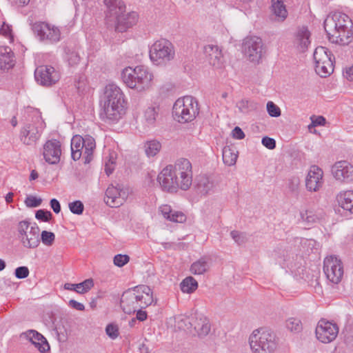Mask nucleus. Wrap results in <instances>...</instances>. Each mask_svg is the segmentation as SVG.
Here are the masks:
<instances>
[{"label":"nucleus","instance_id":"obj_1","mask_svg":"<svg viewBox=\"0 0 353 353\" xmlns=\"http://www.w3.org/2000/svg\"><path fill=\"white\" fill-rule=\"evenodd\" d=\"M352 23L350 17L342 12L328 15L324 21V29L329 40L340 45H347L353 34Z\"/></svg>","mask_w":353,"mask_h":353},{"label":"nucleus","instance_id":"obj_2","mask_svg":"<svg viewBox=\"0 0 353 353\" xmlns=\"http://www.w3.org/2000/svg\"><path fill=\"white\" fill-rule=\"evenodd\" d=\"M100 117L104 121H119L125 113L124 94L120 88L109 83L105 88L104 99Z\"/></svg>","mask_w":353,"mask_h":353},{"label":"nucleus","instance_id":"obj_3","mask_svg":"<svg viewBox=\"0 0 353 353\" xmlns=\"http://www.w3.org/2000/svg\"><path fill=\"white\" fill-rule=\"evenodd\" d=\"M152 74L142 65L134 68H125L121 73L123 83L130 88L141 92L148 88L152 79Z\"/></svg>","mask_w":353,"mask_h":353},{"label":"nucleus","instance_id":"obj_4","mask_svg":"<svg viewBox=\"0 0 353 353\" xmlns=\"http://www.w3.org/2000/svg\"><path fill=\"white\" fill-rule=\"evenodd\" d=\"M249 343L255 353H272L278 345L275 333L266 329L254 330L250 336Z\"/></svg>","mask_w":353,"mask_h":353},{"label":"nucleus","instance_id":"obj_5","mask_svg":"<svg viewBox=\"0 0 353 353\" xmlns=\"http://www.w3.org/2000/svg\"><path fill=\"white\" fill-rule=\"evenodd\" d=\"M199 114L198 102L192 96H185L178 99L172 108V115L179 123L192 121Z\"/></svg>","mask_w":353,"mask_h":353},{"label":"nucleus","instance_id":"obj_6","mask_svg":"<svg viewBox=\"0 0 353 353\" xmlns=\"http://www.w3.org/2000/svg\"><path fill=\"white\" fill-rule=\"evenodd\" d=\"M32 114V120L26 123L20 131L19 139L26 145H32L37 143L45 125L38 110H33Z\"/></svg>","mask_w":353,"mask_h":353},{"label":"nucleus","instance_id":"obj_7","mask_svg":"<svg viewBox=\"0 0 353 353\" xmlns=\"http://www.w3.org/2000/svg\"><path fill=\"white\" fill-rule=\"evenodd\" d=\"M17 232L18 237L23 247L34 249L39 245L40 229L37 223L31 225L28 221H21L17 225Z\"/></svg>","mask_w":353,"mask_h":353},{"label":"nucleus","instance_id":"obj_8","mask_svg":"<svg viewBox=\"0 0 353 353\" xmlns=\"http://www.w3.org/2000/svg\"><path fill=\"white\" fill-rule=\"evenodd\" d=\"M174 57L173 45L167 39L157 41L150 50V58L156 65H161L170 61Z\"/></svg>","mask_w":353,"mask_h":353},{"label":"nucleus","instance_id":"obj_9","mask_svg":"<svg viewBox=\"0 0 353 353\" xmlns=\"http://www.w3.org/2000/svg\"><path fill=\"white\" fill-rule=\"evenodd\" d=\"M32 30L41 41L56 43L61 39L59 29L45 22L34 23L32 26Z\"/></svg>","mask_w":353,"mask_h":353},{"label":"nucleus","instance_id":"obj_10","mask_svg":"<svg viewBox=\"0 0 353 353\" xmlns=\"http://www.w3.org/2000/svg\"><path fill=\"white\" fill-rule=\"evenodd\" d=\"M245 55L252 62L259 63L263 54V43L258 37H246L243 42Z\"/></svg>","mask_w":353,"mask_h":353},{"label":"nucleus","instance_id":"obj_11","mask_svg":"<svg viewBox=\"0 0 353 353\" xmlns=\"http://www.w3.org/2000/svg\"><path fill=\"white\" fill-rule=\"evenodd\" d=\"M315 333L318 340L323 343H328L336 338L339 327L336 323L321 319L318 322Z\"/></svg>","mask_w":353,"mask_h":353},{"label":"nucleus","instance_id":"obj_12","mask_svg":"<svg viewBox=\"0 0 353 353\" xmlns=\"http://www.w3.org/2000/svg\"><path fill=\"white\" fill-rule=\"evenodd\" d=\"M34 78L43 86H50L60 79L59 72L50 65H41L35 70Z\"/></svg>","mask_w":353,"mask_h":353},{"label":"nucleus","instance_id":"obj_13","mask_svg":"<svg viewBox=\"0 0 353 353\" xmlns=\"http://www.w3.org/2000/svg\"><path fill=\"white\" fill-rule=\"evenodd\" d=\"M138 21V14L135 12L125 14H118L110 20L108 26L114 27L115 30L119 32H125L128 28L132 27Z\"/></svg>","mask_w":353,"mask_h":353},{"label":"nucleus","instance_id":"obj_14","mask_svg":"<svg viewBox=\"0 0 353 353\" xmlns=\"http://www.w3.org/2000/svg\"><path fill=\"white\" fill-rule=\"evenodd\" d=\"M157 181L162 190L168 192H176L180 188L172 172V165H167L159 174Z\"/></svg>","mask_w":353,"mask_h":353},{"label":"nucleus","instance_id":"obj_15","mask_svg":"<svg viewBox=\"0 0 353 353\" xmlns=\"http://www.w3.org/2000/svg\"><path fill=\"white\" fill-rule=\"evenodd\" d=\"M43 155L45 161L49 164H57L61 155V142L54 139L47 141L43 147Z\"/></svg>","mask_w":353,"mask_h":353},{"label":"nucleus","instance_id":"obj_16","mask_svg":"<svg viewBox=\"0 0 353 353\" xmlns=\"http://www.w3.org/2000/svg\"><path fill=\"white\" fill-rule=\"evenodd\" d=\"M333 176L341 182H350L353 180V165L347 161L336 162L332 167Z\"/></svg>","mask_w":353,"mask_h":353},{"label":"nucleus","instance_id":"obj_17","mask_svg":"<svg viewBox=\"0 0 353 353\" xmlns=\"http://www.w3.org/2000/svg\"><path fill=\"white\" fill-rule=\"evenodd\" d=\"M323 170L316 165H312L305 179L307 190L316 192L323 185Z\"/></svg>","mask_w":353,"mask_h":353},{"label":"nucleus","instance_id":"obj_18","mask_svg":"<svg viewBox=\"0 0 353 353\" xmlns=\"http://www.w3.org/2000/svg\"><path fill=\"white\" fill-rule=\"evenodd\" d=\"M126 194L125 191L113 185L109 186L105 191L104 201L111 208H118L125 201Z\"/></svg>","mask_w":353,"mask_h":353},{"label":"nucleus","instance_id":"obj_19","mask_svg":"<svg viewBox=\"0 0 353 353\" xmlns=\"http://www.w3.org/2000/svg\"><path fill=\"white\" fill-rule=\"evenodd\" d=\"M137 299L139 298L136 295L134 288L123 292L121 299V305L125 313L130 314L134 313L139 308L140 305H138Z\"/></svg>","mask_w":353,"mask_h":353},{"label":"nucleus","instance_id":"obj_20","mask_svg":"<svg viewBox=\"0 0 353 353\" xmlns=\"http://www.w3.org/2000/svg\"><path fill=\"white\" fill-rule=\"evenodd\" d=\"M23 336L28 339L40 352L45 353L50 350V345L46 339L37 331L29 330L21 334V336Z\"/></svg>","mask_w":353,"mask_h":353},{"label":"nucleus","instance_id":"obj_21","mask_svg":"<svg viewBox=\"0 0 353 353\" xmlns=\"http://www.w3.org/2000/svg\"><path fill=\"white\" fill-rule=\"evenodd\" d=\"M136 295L139 296L137 299L138 305L139 308L144 309L154 303L152 292L150 288L148 285H140L134 287Z\"/></svg>","mask_w":353,"mask_h":353},{"label":"nucleus","instance_id":"obj_22","mask_svg":"<svg viewBox=\"0 0 353 353\" xmlns=\"http://www.w3.org/2000/svg\"><path fill=\"white\" fill-rule=\"evenodd\" d=\"M104 3L107 7L106 23H110V20H112L117 14L125 12V6L122 0H104Z\"/></svg>","mask_w":353,"mask_h":353},{"label":"nucleus","instance_id":"obj_23","mask_svg":"<svg viewBox=\"0 0 353 353\" xmlns=\"http://www.w3.org/2000/svg\"><path fill=\"white\" fill-rule=\"evenodd\" d=\"M203 52L210 65L216 68L221 66L223 55L217 46L207 45L204 47Z\"/></svg>","mask_w":353,"mask_h":353},{"label":"nucleus","instance_id":"obj_24","mask_svg":"<svg viewBox=\"0 0 353 353\" xmlns=\"http://www.w3.org/2000/svg\"><path fill=\"white\" fill-rule=\"evenodd\" d=\"M15 65L13 52L8 46H0V69L8 70Z\"/></svg>","mask_w":353,"mask_h":353},{"label":"nucleus","instance_id":"obj_25","mask_svg":"<svg viewBox=\"0 0 353 353\" xmlns=\"http://www.w3.org/2000/svg\"><path fill=\"white\" fill-rule=\"evenodd\" d=\"M310 32L306 27L300 28L296 34V44L300 52H304L310 44Z\"/></svg>","mask_w":353,"mask_h":353},{"label":"nucleus","instance_id":"obj_26","mask_svg":"<svg viewBox=\"0 0 353 353\" xmlns=\"http://www.w3.org/2000/svg\"><path fill=\"white\" fill-rule=\"evenodd\" d=\"M339 205L345 210L353 213V191L347 190L340 192L336 196Z\"/></svg>","mask_w":353,"mask_h":353},{"label":"nucleus","instance_id":"obj_27","mask_svg":"<svg viewBox=\"0 0 353 353\" xmlns=\"http://www.w3.org/2000/svg\"><path fill=\"white\" fill-rule=\"evenodd\" d=\"M93 286V279H88L77 284L67 283L64 285V289L74 291L77 293L82 294L88 292Z\"/></svg>","mask_w":353,"mask_h":353},{"label":"nucleus","instance_id":"obj_28","mask_svg":"<svg viewBox=\"0 0 353 353\" xmlns=\"http://www.w3.org/2000/svg\"><path fill=\"white\" fill-rule=\"evenodd\" d=\"M83 150V137L75 135L71 140V157L74 161L79 160Z\"/></svg>","mask_w":353,"mask_h":353},{"label":"nucleus","instance_id":"obj_29","mask_svg":"<svg viewBox=\"0 0 353 353\" xmlns=\"http://www.w3.org/2000/svg\"><path fill=\"white\" fill-rule=\"evenodd\" d=\"M316 72L321 77H326L332 74L334 71V65L332 57H328L319 64L315 65Z\"/></svg>","mask_w":353,"mask_h":353},{"label":"nucleus","instance_id":"obj_30","mask_svg":"<svg viewBox=\"0 0 353 353\" xmlns=\"http://www.w3.org/2000/svg\"><path fill=\"white\" fill-rule=\"evenodd\" d=\"M180 189L188 190L192 183V172H173Z\"/></svg>","mask_w":353,"mask_h":353},{"label":"nucleus","instance_id":"obj_31","mask_svg":"<svg viewBox=\"0 0 353 353\" xmlns=\"http://www.w3.org/2000/svg\"><path fill=\"white\" fill-rule=\"evenodd\" d=\"M96 147L94 139L90 136L85 135L83 137V150L85 157V163H89L92 159V152Z\"/></svg>","mask_w":353,"mask_h":353},{"label":"nucleus","instance_id":"obj_32","mask_svg":"<svg viewBox=\"0 0 353 353\" xmlns=\"http://www.w3.org/2000/svg\"><path fill=\"white\" fill-rule=\"evenodd\" d=\"M271 8L279 21H283L287 18L288 11L283 0H272Z\"/></svg>","mask_w":353,"mask_h":353},{"label":"nucleus","instance_id":"obj_33","mask_svg":"<svg viewBox=\"0 0 353 353\" xmlns=\"http://www.w3.org/2000/svg\"><path fill=\"white\" fill-rule=\"evenodd\" d=\"M238 151L234 147L227 145L223 149V161L225 164L231 166L236 163Z\"/></svg>","mask_w":353,"mask_h":353},{"label":"nucleus","instance_id":"obj_34","mask_svg":"<svg viewBox=\"0 0 353 353\" xmlns=\"http://www.w3.org/2000/svg\"><path fill=\"white\" fill-rule=\"evenodd\" d=\"M197 191L203 195L209 193L213 188V183L205 176H199L196 183Z\"/></svg>","mask_w":353,"mask_h":353},{"label":"nucleus","instance_id":"obj_35","mask_svg":"<svg viewBox=\"0 0 353 353\" xmlns=\"http://www.w3.org/2000/svg\"><path fill=\"white\" fill-rule=\"evenodd\" d=\"M209 268L210 264L206 258L202 257L192 264L190 271L194 274H202L207 272Z\"/></svg>","mask_w":353,"mask_h":353},{"label":"nucleus","instance_id":"obj_36","mask_svg":"<svg viewBox=\"0 0 353 353\" xmlns=\"http://www.w3.org/2000/svg\"><path fill=\"white\" fill-rule=\"evenodd\" d=\"M173 172H192V163L188 159L181 158L176 161L174 165H172Z\"/></svg>","mask_w":353,"mask_h":353},{"label":"nucleus","instance_id":"obj_37","mask_svg":"<svg viewBox=\"0 0 353 353\" xmlns=\"http://www.w3.org/2000/svg\"><path fill=\"white\" fill-rule=\"evenodd\" d=\"M181 290L185 293H192L198 288L197 281L192 276H188L181 283Z\"/></svg>","mask_w":353,"mask_h":353},{"label":"nucleus","instance_id":"obj_38","mask_svg":"<svg viewBox=\"0 0 353 353\" xmlns=\"http://www.w3.org/2000/svg\"><path fill=\"white\" fill-rule=\"evenodd\" d=\"M330 57H332L331 52L327 48L323 46L317 47L313 54L315 65L319 64L320 62L325 61Z\"/></svg>","mask_w":353,"mask_h":353},{"label":"nucleus","instance_id":"obj_39","mask_svg":"<svg viewBox=\"0 0 353 353\" xmlns=\"http://www.w3.org/2000/svg\"><path fill=\"white\" fill-rule=\"evenodd\" d=\"M160 142L152 140L147 141L144 145L145 152L148 157L155 156L161 150Z\"/></svg>","mask_w":353,"mask_h":353},{"label":"nucleus","instance_id":"obj_40","mask_svg":"<svg viewBox=\"0 0 353 353\" xmlns=\"http://www.w3.org/2000/svg\"><path fill=\"white\" fill-rule=\"evenodd\" d=\"M341 264V260L336 256L326 257L324 260L323 271L325 274H329V272L334 270V268H336Z\"/></svg>","mask_w":353,"mask_h":353},{"label":"nucleus","instance_id":"obj_41","mask_svg":"<svg viewBox=\"0 0 353 353\" xmlns=\"http://www.w3.org/2000/svg\"><path fill=\"white\" fill-rule=\"evenodd\" d=\"M159 107H149L144 113L145 122L148 125L154 124L159 113Z\"/></svg>","mask_w":353,"mask_h":353},{"label":"nucleus","instance_id":"obj_42","mask_svg":"<svg viewBox=\"0 0 353 353\" xmlns=\"http://www.w3.org/2000/svg\"><path fill=\"white\" fill-rule=\"evenodd\" d=\"M343 269L342 265H339L336 268H334V270L329 272V274H325L327 279L333 283H339L343 276Z\"/></svg>","mask_w":353,"mask_h":353},{"label":"nucleus","instance_id":"obj_43","mask_svg":"<svg viewBox=\"0 0 353 353\" xmlns=\"http://www.w3.org/2000/svg\"><path fill=\"white\" fill-rule=\"evenodd\" d=\"M286 327L291 332L297 333L300 332L303 329L301 320L296 318H289L286 321Z\"/></svg>","mask_w":353,"mask_h":353},{"label":"nucleus","instance_id":"obj_44","mask_svg":"<svg viewBox=\"0 0 353 353\" xmlns=\"http://www.w3.org/2000/svg\"><path fill=\"white\" fill-rule=\"evenodd\" d=\"M65 52L66 54V59L70 65H77L80 61V57L76 51L66 47L65 48Z\"/></svg>","mask_w":353,"mask_h":353},{"label":"nucleus","instance_id":"obj_45","mask_svg":"<svg viewBox=\"0 0 353 353\" xmlns=\"http://www.w3.org/2000/svg\"><path fill=\"white\" fill-rule=\"evenodd\" d=\"M301 219L308 223H314L320 221L322 218L321 215H317L312 211L306 210L305 212L301 213Z\"/></svg>","mask_w":353,"mask_h":353},{"label":"nucleus","instance_id":"obj_46","mask_svg":"<svg viewBox=\"0 0 353 353\" xmlns=\"http://www.w3.org/2000/svg\"><path fill=\"white\" fill-rule=\"evenodd\" d=\"M54 240L55 235L53 232L46 230L41 232L40 241H41L44 245L50 246L54 243Z\"/></svg>","mask_w":353,"mask_h":353},{"label":"nucleus","instance_id":"obj_47","mask_svg":"<svg viewBox=\"0 0 353 353\" xmlns=\"http://www.w3.org/2000/svg\"><path fill=\"white\" fill-rule=\"evenodd\" d=\"M69 209L70 212L74 214H82L84 210V205L81 201H74L69 203Z\"/></svg>","mask_w":353,"mask_h":353},{"label":"nucleus","instance_id":"obj_48","mask_svg":"<svg viewBox=\"0 0 353 353\" xmlns=\"http://www.w3.org/2000/svg\"><path fill=\"white\" fill-rule=\"evenodd\" d=\"M230 236L238 245H242L248 241L247 235L244 232L233 230L230 232Z\"/></svg>","mask_w":353,"mask_h":353},{"label":"nucleus","instance_id":"obj_49","mask_svg":"<svg viewBox=\"0 0 353 353\" xmlns=\"http://www.w3.org/2000/svg\"><path fill=\"white\" fill-rule=\"evenodd\" d=\"M52 217V214L50 212V211L47 210L41 209L37 210L35 213V218L44 222L50 221Z\"/></svg>","mask_w":353,"mask_h":353},{"label":"nucleus","instance_id":"obj_50","mask_svg":"<svg viewBox=\"0 0 353 353\" xmlns=\"http://www.w3.org/2000/svg\"><path fill=\"white\" fill-rule=\"evenodd\" d=\"M130 261V256L127 254H119L114 256L113 261L114 264L119 268L127 264Z\"/></svg>","mask_w":353,"mask_h":353},{"label":"nucleus","instance_id":"obj_51","mask_svg":"<svg viewBox=\"0 0 353 353\" xmlns=\"http://www.w3.org/2000/svg\"><path fill=\"white\" fill-rule=\"evenodd\" d=\"M266 108L270 117H278L281 115L280 108L272 101H268L267 103Z\"/></svg>","mask_w":353,"mask_h":353},{"label":"nucleus","instance_id":"obj_52","mask_svg":"<svg viewBox=\"0 0 353 353\" xmlns=\"http://www.w3.org/2000/svg\"><path fill=\"white\" fill-rule=\"evenodd\" d=\"M42 203L41 198H37L34 196H28L25 200V203L28 208H37Z\"/></svg>","mask_w":353,"mask_h":353},{"label":"nucleus","instance_id":"obj_53","mask_svg":"<svg viewBox=\"0 0 353 353\" xmlns=\"http://www.w3.org/2000/svg\"><path fill=\"white\" fill-rule=\"evenodd\" d=\"M241 112H248L250 109L253 108L254 106L252 103L246 99L241 100L236 105Z\"/></svg>","mask_w":353,"mask_h":353},{"label":"nucleus","instance_id":"obj_54","mask_svg":"<svg viewBox=\"0 0 353 353\" xmlns=\"http://www.w3.org/2000/svg\"><path fill=\"white\" fill-rule=\"evenodd\" d=\"M105 332L112 339H115L119 336V329L117 325L113 324H108L106 326Z\"/></svg>","mask_w":353,"mask_h":353},{"label":"nucleus","instance_id":"obj_55","mask_svg":"<svg viewBox=\"0 0 353 353\" xmlns=\"http://www.w3.org/2000/svg\"><path fill=\"white\" fill-rule=\"evenodd\" d=\"M29 269L26 266H20L15 269L14 275L17 279H25L29 275Z\"/></svg>","mask_w":353,"mask_h":353},{"label":"nucleus","instance_id":"obj_56","mask_svg":"<svg viewBox=\"0 0 353 353\" xmlns=\"http://www.w3.org/2000/svg\"><path fill=\"white\" fill-rule=\"evenodd\" d=\"M185 219L186 217L183 212L172 211V213L170 216V218H168V220L176 223H183V221H185Z\"/></svg>","mask_w":353,"mask_h":353},{"label":"nucleus","instance_id":"obj_57","mask_svg":"<svg viewBox=\"0 0 353 353\" xmlns=\"http://www.w3.org/2000/svg\"><path fill=\"white\" fill-rule=\"evenodd\" d=\"M203 321L204 323L202 324V326L199 328L198 331H196L199 336L201 337L207 336L210 331V324L209 320L206 319H203Z\"/></svg>","mask_w":353,"mask_h":353},{"label":"nucleus","instance_id":"obj_58","mask_svg":"<svg viewBox=\"0 0 353 353\" xmlns=\"http://www.w3.org/2000/svg\"><path fill=\"white\" fill-rule=\"evenodd\" d=\"M300 184V179L297 176H292L289 179L288 188L292 192H296Z\"/></svg>","mask_w":353,"mask_h":353},{"label":"nucleus","instance_id":"obj_59","mask_svg":"<svg viewBox=\"0 0 353 353\" xmlns=\"http://www.w3.org/2000/svg\"><path fill=\"white\" fill-rule=\"evenodd\" d=\"M261 143L263 145L269 150H273L276 148V141L272 138L264 137L261 140Z\"/></svg>","mask_w":353,"mask_h":353},{"label":"nucleus","instance_id":"obj_60","mask_svg":"<svg viewBox=\"0 0 353 353\" xmlns=\"http://www.w3.org/2000/svg\"><path fill=\"white\" fill-rule=\"evenodd\" d=\"M311 120L313 126L324 125L326 123V120L323 116H312Z\"/></svg>","mask_w":353,"mask_h":353},{"label":"nucleus","instance_id":"obj_61","mask_svg":"<svg viewBox=\"0 0 353 353\" xmlns=\"http://www.w3.org/2000/svg\"><path fill=\"white\" fill-rule=\"evenodd\" d=\"M68 305L72 308L79 311H83L85 310V306L83 303H81L74 299L70 300Z\"/></svg>","mask_w":353,"mask_h":353},{"label":"nucleus","instance_id":"obj_62","mask_svg":"<svg viewBox=\"0 0 353 353\" xmlns=\"http://www.w3.org/2000/svg\"><path fill=\"white\" fill-rule=\"evenodd\" d=\"M232 137L236 139H243L245 137V133L241 128L236 126L232 130Z\"/></svg>","mask_w":353,"mask_h":353},{"label":"nucleus","instance_id":"obj_63","mask_svg":"<svg viewBox=\"0 0 353 353\" xmlns=\"http://www.w3.org/2000/svg\"><path fill=\"white\" fill-rule=\"evenodd\" d=\"M50 205L54 213L58 214L61 211V205L59 201L56 199H52Z\"/></svg>","mask_w":353,"mask_h":353},{"label":"nucleus","instance_id":"obj_64","mask_svg":"<svg viewBox=\"0 0 353 353\" xmlns=\"http://www.w3.org/2000/svg\"><path fill=\"white\" fill-rule=\"evenodd\" d=\"M137 314H136V319L137 320L139 321H144L147 319L148 318V313L147 312L143 310V309H141V308H138L137 310Z\"/></svg>","mask_w":353,"mask_h":353}]
</instances>
